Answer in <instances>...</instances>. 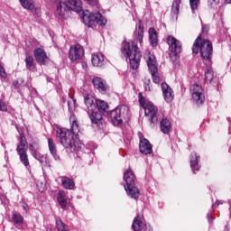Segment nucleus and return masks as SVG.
I'll list each match as a JSON object with an SVG mask.
<instances>
[{"instance_id": "7", "label": "nucleus", "mask_w": 231, "mask_h": 231, "mask_svg": "<svg viewBox=\"0 0 231 231\" xmlns=\"http://www.w3.org/2000/svg\"><path fill=\"white\" fill-rule=\"evenodd\" d=\"M88 115L93 125H96L97 129H106V119L104 118V116H102V113H100L99 111H95L91 109L88 111Z\"/></svg>"}, {"instance_id": "6", "label": "nucleus", "mask_w": 231, "mask_h": 231, "mask_svg": "<svg viewBox=\"0 0 231 231\" xmlns=\"http://www.w3.org/2000/svg\"><path fill=\"white\" fill-rule=\"evenodd\" d=\"M129 109L125 106H117L116 109L109 113L108 118H110L113 125H122L125 116H127Z\"/></svg>"}, {"instance_id": "1", "label": "nucleus", "mask_w": 231, "mask_h": 231, "mask_svg": "<svg viewBox=\"0 0 231 231\" xmlns=\"http://www.w3.org/2000/svg\"><path fill=\"white\" fill-rule=\"evenodd\" d=\"M70 130L67 128H58L56 131V136L60 139L61 145L65 147L69 152H75V151L80 150V144L75 140V136L80 133L79 122L77 117L71 116L69 117Z\"/></svg>"}, {"instance_id": "20", "label": "nucleus", "mask_w": 231, "mask_h": 231, "mask_svg": "<svg viewBox=\"0 0 231 231\" xmlns=\"http://www.w3.org/2000/svg\"><path fill=\"white\" fill-rule=\"evenodd\" d=\"M146 62L149 71L158 73V61H156V57L154 55L149 54Z\"/></svg>"}, {"instance_id": "11", "label": "nucleus", "mask_w": 231, "mask_h": 231, "mask_svg": "<svg viewBox=\"0 0 231 231\" xmlns=\"http://www.w3.org/2000/svg\"><path fill=\"white\" fill-rule=\"evenodd\" d=\"M92 84L95 89H97L101 95H106L107 91H109V86L107 85V82L106 79L100 77H94L92 79Z\"/></svg>"}, {"instance_id": "25", "label": "nucleus", "mask_w": 231, "mask_h": 231, "mask_svg": "<svg viewBox=\"0 0 231 231\" xmlns=\"http://www.w3.org/2000/svg\"><path fill=\"white\" fill-rule=\"evenodd\" d=\"M57 200L60 207H61L63 210H66L68 208V197L66 196V193H64V191H59Z\"/></svg>"}, {"instance_id": "24", "label": "nucleus", "mask_w": 231, "mask_h": 231, "mask_svg": "<svg viewBox=\"0 0 231 231\" xmlns=\"http://www.w3.org/2000/svg\"><path fill=\"white\" fill-rule=\"evenodd\" d=\"M199 156L196 152H192L190 156V167L194 173L199 171Z\"/></svg>"}, {"instance_id": "14", "label": "nucleus", "mask_w": 231, "mask_h": 231, "mask_svg": "<svg viewBox=\"0 0 231 231\" xmlns=\"http://www.w3.org/2000/svg\"><path fill=\"white\" fill-rule=\"evenodd\" d=\"M63 6H66L68 10H72V12H76L77 14L82 12V2L80 0H66L63 3Z\"/></svg>"}, {"instance_id": "17", "label": "nucleus", "mask_w": 231, "mask_h": 231, "mask_svg": "<svg viewBox=\"0 0 231 231\" xmlns=\"http://www.w3.org/2000/svg\"><path fill=\"white\" fill-rule=\"evenodd\" d=\"M162 95L164 99L166 100V102H172L173 98H174V92L172 91V88L171 87H169V85L167 83H162Z\"/></svg>"}, {"instance_id": "16", "label": "nucleus", "mask_w": 231, "mask_h": 231, "mask_svg": "<svg viewBox=\"0 0 231 231\" xmlns=\"http://www.w3.org/2000/svg\"><path fill=\"white\" fill-rule=\"evenodd\" d=\"M143 31H144L143 23H142V20H139L138 26L134 32V41L139 42L140 45L143 43V33H144Z\"/></svg>"}, {"instance_id": "8", "label": "nucleus", "mask_w": 231, "mask_h": 231, "mask_svg": "<svg viewBox=\"0 0 231 231\" xmlns=\"http://www.w3.org/2000/svg\"><path fill=\"white\" fill-rule=\"evenodd\" d=\"M143 109L145 116L150 120V125L154 127L158 124V107L154 104L148 102L147 106Z\"/></svg>"}, {"instance_id": "44", "label": "nucleus", "mask_w": 231, "mask_h": 231, "mask_svg": "<svg viewBox=\"0 0 231 231\" xmlns=\"http://www.w3.org/2000/svg\"><path fill=\"white\" fill-rule=\"evenodd\" d=\"M88 1L92 6H97L98 5V0H85Z\"/></svg>"}, {"instance_id": "41", "label": "nucleus", "mask_w": 231, "mask_h": 231, "mask_svg": "<svg viewBox=\"0 0 231 231\" xmlns=\"http://www.w3.org/2000/svg\"><path fill=\"white\" fill-rule=\"evenodd\" d=\"M209 30V25H202V33H200L199 35H202L203 39H207V34L208 33Z\"/></svg>"}, {"instance_id": "10", "label": "nucleus", "mask_w": 231, "mask_h": 231, "mask_svg": "<svg viewBox=\"0 0 231 231\" xmlns=\"http://www.w3.org/2000/svg\"><path fill=\"white\" fill-rule=\"evenodd\" d=\"M84 57V48L80 44L72 45L69 51V59L72 61L80 60Z\"/></svg>"}, {"instance_id": "51", "label": "nucleus", "mask_w": 231, "mask_h": 231, "mask_svg": "<svg viewBox=\"0 0 231 231\" xmlns=\"http://www.w3.org/2000/svg\"><path fill=\"white\" fill-rule=\"evenodd\" d=\"M226 5H231V0H224Z\"/></svg>"}, {"instance_id": "23", "label": "nucleus", "mask_w": 231, "mask_h": 231, "mask_svg": "<svg viewBox=\"0 0 231 231\" xmlns=\"http://www.w3.org/2000/svg\"><path fill=\"white\" fill-rule=\"evenodd\" d=\"M62 187H64L67 190H73L75 189V180L73 179H69L66 176L60 177Z\"/></svg>"}, {"instance_id": "3", "label": "nucleus", "mask_w": 231, "mask_h": 231, "mask_svg": "<svg viewBox=\"0 0 231 231\" xmlns=\"http://www.w3.org/2000/svg\"><path fill=\"white\" fill-rule=\"evenodd\" d=\"M121 52L125 57L126 60H130V68L136 69L140 67V60H142V51L134 42L124 41L121 46Z\"/></svg>"}, {"instance_id": "31", "label": "nucleus", "mask_w": 231, "mask_h": 231, "mask_svg": "<svg viewBox=\"0 0 231 231\" xmlns=\"http://www.w3.org/2000/svg\"><path fill=\"white\" fill-rule=\"evenodd\" d=\"M97 107L99 111V113L106 112L107 109H109V105L104 100H96Z\"/></svg>"}, {"instance_id": "45", "label": "nucleus", "mask_w": 231, "mask_h": 231, "mask_svg": "<svg viewBox=\"0 0 231 231\" xmlns=\"http://www.w3.org/2000/svg\"><path fill=\"white\" fill-rule=\"evenodd\" d=\"M211 5H219V0H208Z\"/></svg>"}, {"instance_id": "19", "label": "nucleus", "mask_w": 231, "mask_h": 231, "mask_svg": "<svg viewBox=\"0 0 231 231\" xmlns=\"http://www.w3.org/2000/svg\"><path fill=\"white\" fill-rule=\"evenodd\" d=\"M125 190L126 191V194L130 196V198H133V199H138V198H140V189L138 187H136V185H125Z\"/></svg>"}, {"instance_id": "46", "label": "nucleus", "mask_w": 231, "mask_h": 231, "mask_svg": "<svg viewBox=\"0 0 231 231\" xmlns=\"http://www.w3.org/2000/svg\"><path fill=\"white\" fill-rule=\"evenodd\" d=\"M145 91H151V86H149V83L144 85Z\"/></svg>"}, {"instance_id": "40", "label": "nucleus", "mask_w": 231, "mask_h": 231, "mask_svg": "<svg viewBox=\"0 0 231 231\" xmlns=\"http://www.w3.org/2000/svg\"><path fill=\"white\" fill-rule=\"evenodd\" d=\"M198 5H199V0H189V6L192 12L198 10Z\"/></svg>"}, {"instance_id": "4", "label": "nucleus", "mask_w": 231, "mask_h": 231, "mask_svg": "<svg viewBox=\"0 0 231 231\" xmlns=\"http://www.w3.org/2000/svg\"><path fill=\"white\" fill-rule=\"evenodd\" d=\"M16 152L20 157V162L24 167H30V159L28 158V141L26 135L21 133L19 134V143L16 146Z\"/></svg>"}, {"instance_id": "5", "label": "nucleus", "mask_w": 231, "mask_h": 231, "mask_svg": "<svg viewBox=\"0 0 231 231\" xmlns=\"http://www.w3.org/2000/svg\"><path fill=\"white\" fill-rule=\"evenodd\" d=\"M82 20L84 24L88 26V28H95L97 24L98 26H106L107 23V19L100 13L84 14Z\"/></svg>"}, {"instance_id": "49", "label": "nucleus", "mask_w": 231, "mask_h": 231, "mask_svg": "<svg viewBox=\"0 0 231 231\" xmlns=\"http://www.w3.org/2000/svg\"><path fill=\"white\" fill-rule=\"evenodd\" d=\"M23 210H28V204L24 203L23 205Z\"/></svg>"}, {"instance_id": "15", "label": "nucleus", "mask_w": 231, "mask_h": 231, "mask_svg": "<svg viewBox=\"0 0 231 231\" xmlns=\"http://www.w3.org/2000/svg\"><path fill=\"white\" fill-rule=\"evenodd\" d=\"M139 151L141 154H151L152 152V144L147 139H141L139 143Z\"/></svg>"}, {"instance_id": "26", "label": "nucleus", "mask_w": 231, "mask_h": 231, "mask_svg": "<svg viewBox=\"0 0 231 231\" xmlns=\"http://www.w3.org/2000/svg\"><path fill=\"white\" fill-rule=\"evenodd\" d=\"M48 147L51 154L53 156L55 160H60V157L59 156V153L57 152V145L55 144V142H53V139L49 138L48 139Z\"/></svg>"}, {"instance_id": "21", "label": "nucleus", "mask_w": 231, "mask_h": 231, "mask_svg": "<svg viewBox=\"0 0 231 231\" xmlns=\"http://www.w3.org/2000/svg\"><path fill=\"white\" fill-rule=\"evenodd\" d=\"M160 129L163 134H169L171 129H172V125L167 117H163L160 123Z\"/></svg>"}, {"instance_id": "37", "label": "nucleus", "mask_w": 231, "mask_h": 231, "mask_svg": "<svg viewBox=\"0 0 231 231\" xmlns=\"http://www.w3.org/2000/svg\"><path fill=\"white\" fill-rule=\"evenodd\" d=\"M180 5H181V0H173L171 13L174 15H178V14H180Z\"/></svg>"}, {"instance_id": "29", "label": "nucleus", "mask_w": 231, "mask_h": 231, "mask_svg": "<svg viewBox=\"0 0 231 231\" xmlns=\"http://www.w3.org/2000/svg\"><path fill=\"white\" fill-rule=\"evenodd\" d=\"M143 226V223L140 218V215H137L134 219L132 228L134 231H142Z\"/></svg>"}, {"instance_id": "48", "label": "nucleus", "mask_w": 231, "mask_h": 231, "mask_svg": "<svg viewBox=\"0 0 231 231\" xmlns=\"http://www.w3.org/2000/svg\"><path fill=\"white\" fill-rule=\"evenodd\" d=\"M82 68H83L84 69H88V63L82 62Z\"/></svg>"}, {"instance_id": "36", "label": "nucleus", "mask_w": 231, "mask_h": 231, "mask_svg": "<svg viewBox=\"0 0 231 231\" xmlns=\"http://www.w3.org/2000/svg\"><path fill=\"white\" fill-rule=\"evenodd\" d=\"M12 219L15 225H23L24 223V217L20 213H14Z\"/></svg>"}, {"instance_id": "47", "label": "nucleus", "mask_w": 231, "mask_h": 231, "mask_svg": "<svg viewBox=\"0 0 231 231\" xmlns=\"http://www.w3.org/2000/svg\"><path fill=\"white\" fill-rule=\"evenodd\" d=\"M44 160H46V158L43 155H42L39 159V162H41V163H44Z\"/></svg>"}, {"instance_id": "13", "label": "nucleus", "mask_w": 231, "mask_h": 231, "mask_svg": "<svg viewBox=\"0 0 231 231\" xmlns=\"http://www.w3.org/2000/svg\"><path fill=\"white\" fill-rule=\"evenodd\" d=\"M34 59L38 64H42L43 66H46L47 62H50V58L48 57V54H46V51L42 48H37L34 50Z\"/></svg>"}, {"instance_id": "27", "label": "nucleus", "mask_w": 231, "mask_h": 231, "mask_svg": "<svg viewBox=\"0 0 231 231\" xmlns=\"http://www.w3.org/2000/svg\"><path fill=\"white\" fill-rule=\"evenodd\" d=\"M148 33L152 46L156 48V46H158V32H156V29L150 28Z\"/></svg>"}, {"instance_id": "50", "label": "nucleus", "mask_w": 231, "mask_h": 231, "mask_svg": "<svg viewBox=\"0 0 231 231\" xmlns=\"http://www.w3.org/2000/svg\"><path fill=\"white\" fill-rule=\"evenodd\" d=\"M13 86H14V88H19V82L14 81V82L13 83Z\"/></svg>"}, {"instance_id": "38", "label": "nucleus", "mask_w": 231, "mask_h": 231, "mask_svg": "<svg viewBox=\"0 0 231 231\" xmlns=\"http://www.w3.org/2000/svg\"><path fill=\"white\" fill-rule=\"evenodd\" d=\"M30 151L32 152H37L39 151V141L32 139V143L29 144Z\"/></svg>"}, {"instance_id": "43", "label": "nucleus", "mask_w": 231, "mask_h": 231, "mask_svg": "<svg viewBox=\"0 0 231 231\" xmlns=\"http://www.w3.org/2000/svg\"><path fill=\"white\" fill-rule=\"evenodd\" d=\"M0 111H4L5 113L8 111V106H6V103H5V101L1 99H0Z\"/></svg>"}, {"instance_id": "12", "label": "nucleus", "mask_w": 231, "mask_h": 231, "mask_svg": "<svg viewBox=\"0 0 231 231\" xmlns=\"http://www.w3.org/2000/svg\"><path fill=\"white\" fill-rule=\"evenodd\" d=\"M167 44L170 46V51L174 55H180L181 53V42L174 38V36L167 37Z\"/></svg>"}, {"instance_id": "9", "label": "nucleus", "mask_w": 231, "mask_h": 231, "mask_svg": "<svg viewBox=\"0 0 231 231\" xmlns=\"http://www.w3.org/2000/svg\"><path fill=\"white\" fill-rule=\"evenodd\" d=\"M191 97L197 104H203L205 101V95H203V88L201 85L194 84L190 88Z\"/></svg>"}, {"instance_id": "39", "label": "nucleus", "mask_w": 231, "mask_h": 231, "mask_svg": "<svg viewBox=\"0 0 231 231\" xmlns=\"http://www.w3.org/2000/svg\"><path fill=\"white\" fill-rule=\"evenodd\" d=\"M138 98H139V104H140L141 107H143V109H145V107H147V104L149 102H147L145 100V97H143V95L142 93H139Z\"/></svg>"}, {"instance_id": "33", "label": "nucleus", "mask_w": 231, "mask_h": 231, "mask_svg": "<svg viewBox=\"0 0 231 231\" xmlns=\"http://www.w3.org/2000/svg\"><path fill=\"white\" fill-rule=\"evenodd\" d=\"M23 8L26 10H35V5L32 0H19Z\"/></svg>"}, {"instance_id": "28", "label": "nucleus", "mask_w": 231, "mask_h": 231, "mask_svg": "<svg viewBox=\"0 0 231 231\" xmlns=\"http://www.w3.org/2000/svg\"><path fill=\"white\" fill-rule=\"evenodd\" d=\"M85 105L88 106V111H91L93 107H96L97 105L95 104V97L91 94H87L84 97Z\"/></svg>"}, {"instance_id": "30", "label": "nucleus", "mask_w": 231, "mask_h": 231, "mask_svg": "<svg viewBox=\"0 0 231 231\" xmlns=\"http://www.w3.org/2000/svg\"><path fill=\"white\" fill-rule=\"evenodd\" d=\"M55 223L58 231H69V226L63 223L62 219H60V217H56Z\"/></svg>"}, {"instance_id": "34", "label": "nucleus", "mask_w": 231, "mask_h": 231, "mask_svg": "<svg viewBox=\"0 0 231 231\" xmlns=\"http://www.w3.org/2000/svg\"><path fill=\"white\" fill-rule=\"evenodd\" d=\"M51 1H52V3H58L57 14H59V15L63 16L64 14H66V7H62V0H51Z\"/></svg>"}, {"instance_id": "52", "label": "nucleus", "mask_w": 231, "mask_h": 231, "mask_svg": "<svg viewBox=\"0 0 231 231\" xmlns=\"http://www.w3.org/2000/svg\"><path fill=\"white\" fill-rule=\"evenodd\" d=\"M149 84L151 83V79H148Z\"/></svg>"}, {"instance_id": "18", "label": "nucleus", "mask_w": 231, "mask_h": 231, "mask_svg": "<svg viewBox=\"0 0 231 231\" xmlns=\"http://www.w3.org/2000/svg\"><path fill=\"white\" fill-rule=\"evenodd\" d=\"M124 180L125 181V187H129L131 185H136V175H134V172L131 171V169H128L124 173Z\"/></svg>"}, {"instance_id": "22", "label": "nucleus", "mask_w": 231, "mask_h": 231, "mask_svg": "<svg viewBox=\"0 0 231 231\" xmlns=\"http://www.w3.org/2000/svg\"><path fill=\"white\" fill-rule=\"evenodd\" d=\"M91 62L93 66H96L97 68H102V65L104 64V54L100 52L92 54Z\"/></svg>"}, {"instance_id": "35", "label": "nucleus", "mask_w": 231, "mask_h": 231, "mask_svg": "<svg viewBox=\"0 0 231 231\" xmlns=\"http://www.w3.org/2000/svg\"><path fill=\"white\" fill-rule=\"evenodd\" d=\"M205 80L206 82L212 84V80H214V70L212 69V68H208V69L206 70Z\"/></svg>"}, {"instance_id": "42", "label": "nucleus", "mask_w": 231, "mask_h": 231, "mask_svg": "<svg viewBox=\"0 0 231 231\" xmlns=\"http://www.w3.org/2000/svg\"><path fill=\"white\" fill-rule=\"evenodd\" d=\"M151 75H152V82H154V84H160V76H158V72H152L150 71Z\"/></svg>"}, {"instance_id": "32", "label": "nucleus", "mask_w": 231, "mask_h": 231, "mask_svg": "<svg viewBox=\"0 0 231 231\" xmlns=\"http://www.w3.org/2000/svg\"><path fill=\"white\" fill-rule=\"evenodd\" d=\"M33 62H34L33 56L26 53V55H25V64H26V69L29 71H33Z\"/></svg>"}, {"instance_id": "2", "label": "nucleus", "mask_w": 231, "mask_h": 231, "mask_svg": "<svg viewBox=\"0 0 231 231\" xmlns=\"http://www.w3.org/2000/svg\"><path fill=\"white\" fill-rule=\"evenodd\" d=\"M192 52L195 55L200 53V57L204 62H207L208 66H212V55L214 53V46L212 42L208 39H203V34H200L195 40L192 46Z\"/></svg>"}]
</instances>
